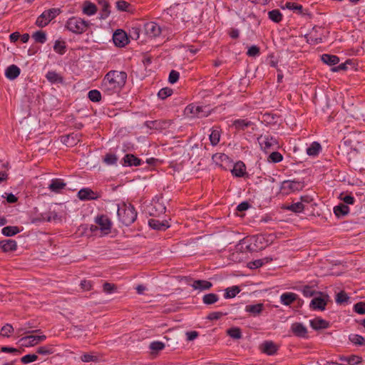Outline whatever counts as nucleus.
<instances>
[{
	"mask_svg": "<svg viewBox=\"0 0 365 365\" xmlns=\"http://www.w3.org/2000/svg\"><path fill=\"white\" fill-rule=\"evenodd\" d=\"M127 73L112 70L108 71L102 80L101 89L104 94L112 96L119 93L127 81Z\"/></svg>",
	"mask_w": 365,
	"mask_h": 365,
	"instance_id": "nucleus-1",
	"label": "nucleus"
},
{
	"mask_svg": "<svg viewBox=\"0 0 365 365\" xmlns=\"http://www.w3.org/2000/svg\"><path fill=\"white\" fill-rule=\"evenodd\" d=\"M117 215L124 225L129 226L136 220L138 214L132 204L123 202L118 206Z\"/></svg>",
	"mask_w": 365,
	"mask_h": 365,
	"instance_id": "nucleus-2",
	"label": "nucleus"
},
{
	"mask_svg": "<svg viewBox=\"0 0 365 365\" xmlns=\"http://www.w3.org/2000/svg\"><path fill=\"white\" fill-rule=\"evenodd\" d=\"M88 26V21L76 16L69 18L66 24V28L68 31L77 34H81L85 32Z\"/></svg>",
	"mask_w": 365,
	"mask_h": 365,
	"instance_id": "nucleus-3",
	"label": "nucleus"
},
{
	"mask_svg": "<svg viewBox=\"0 0 365 365\" xmlns=\"http://www.w3.org/2000/svg\"><path fill=\"white\" fill-rule=\"evenodd\" d=\"M59 9H50L44 11L36 19V25L40 28L45 27L48 23L60 14Z\"/></svg>",
	"mask_w": 365,
	"mask_h": 365,
	"instance_id": "nucleus-4",
	"label": "nucleus"
},
{
	"mask_svg": "<svg viewBox=\"0 0 365 365\" xmlns=\"http://www.w3.org/2000/svg\"><path fill=\"white\" fill-rule=\"evenodd\" d=\"M304 186V182L301 181L284 180L282 183L280 190L284 195H289L292 192L302 190Z\"/></svg>",
	"mask_w": 365,
	"mask_h": 365,
	"instance_id": "nucleus-5",
	"label": "nucleus"
},
{
	"mask_svg": "<svg viewBox=\"0 0 365 365\" xmlns=\"http://www.w3.org/2000/svg\"><path fill=\"white\" fill-rule=\"evenodd\" d=\"M185 281L187 285L192 287L194 289L199 290L200 292L209 290L212 287V284L207 280H194L192 278L185 277Z\"/></svg>",
	"mask_w": 365,
	"mask_h": 365,
	"instance_id": "nucleus-6",
	"label": "nucleus"
},
{
	"mask_svg": "<svg viewBox=\"0 0 365 365\" xmlns=\"http://www.w3.org/2000/svg\"><path fill=\"white\" fill-rule=\"evenodd\" d=\"M95 222L98 225L102 235H108L110 232L112 222L106 215H101L97 216L95 219Z\"/></svg>",
	"mask_w": 365,
	"mask_h": 365,
	"instance_id": "nucleus-7",
	"label": "nucleus"
},
{
	"mask_svg": "<svg viewBox=\"0 0 365 365\" xmlns=\"http://www.w3.org/2000/svg\"><path fill=\"white\" fill-rule=\"evenodd\" d=\"M259 145L262 150L266 153L271 152V150H276L279 147L278 140L271 135H264V140L259 142Z\"/></svg>",
	"mask_w": 365,
	"mask_h": 365,
	"instance_id": "nucleus-8",
	"label": "nucleus"
},
{
	"mask_svg": "<svg viewBox=\"0 0 365 365\" xmlns=\"http://www.w3.org/2000/svg\"><path fill=\"white\" fill-rule=\"evenodd\" d=\"M169 11L171 16L175 15L177 19H180L182 21H187L190 17L184 4H177L171 6Z\"/></svg>",
	"mask_w": 365,
	"mask_h": 365,
	"instance_id": "nucleus-9",
	"label": "nucleus"
},
{
	"mask_svg": "<svg viewBox=\"0 0 365 365\" xmlns=\"http://www.w3.org/2000/svg\"><path fill=\"white\" fill-rule=\"evenodd\" d=\"M185 113L190 118H202L207 116V114L203 111L202 106L194 104L187 106L185 109Z\"/></svg>",
	"mask_w": 365,
	"mask_h": 365,
	"instance_id": "nucleus-10",
	"label": "nucleus"
},
{
	"mask_svg": "<svg viewBox=\"0 0 365 365\" xmlns=\"http://www.w3.org/2000/svg\"><path fill=\"white\" fill-rule=\"evenodd\" d=\"M145 34L150 38H155L160 35L161 27L153 21L147 22L144 24Z\"/></svg>",
	"mask_w": 365,
	"mask_h": 365,
	"instance_id": "nucleus-11",
	"label": "nucleus"
},
{
	"mask_svg": "<svg viewBox=\"0 0 365 365\" xmlns=\"http://www.w3.org/2000/svg\"><path fill=\"white\" fill-rule=\"evenodd\" d=\"M171 123L170 120H155L145 121V125L150 129L161 130L169 128Z\"/></svg>",
	"mask_w": 365,
	"mask_h": 365,
	"instance_id": "nucleus-12",
	"label": "nucleus"
},
{
	"mask_svg": "<svg viewBox=\"0 0 365 365\" xmlns=\"http://www.w3.org/2000/svg\"><path fill=\"white\" fill-rule=\"evenodd\" d=\"M114 44L118 47H124L129 43L127 34L122 30H117L113 35Z\"/></svg>",
	"mask_w": 365,
	"mask_h": 365,
	"instance_id": "nucleus-13",
	"label": "nucleus"
},
{
	"mask_svg": "<svg viewBox=\"0 0 365 365\" xmlns=\"http://www.w3.org/2000/svg\"><path fill=\"white\" fill-rule=\"evenodd\" d=\"M259 349L262 353L272 356L277 353L278 347L272 341H264L260 344Z\"/></svg>",
	"mask_w": 365,
	"mask_h": 365,
	"instance_id": "nucleus-14",
	"label": "nucleus"
},
{
	"mask_svg": "<svg viewBox=\"0 0 365 365\" xmlns=\"http://www.w3.org/2000/svg\"><path fill=\"white\" fill-rule=\"evenodd\" d=\"M46 339L45 335H29L22 337L21 341L24 342L26 346H33L40 341H43Z\"/></svg>",
	"mask_w": 365,
	"mask_h": 365,
	"instance_id": "nucleus-15",
	"label": "nucleus"
},
{
	"mask_svg": "<svg viewBox=\"0 0 365 365\" xmlns=\"http://www.w3.org/2000/svg\"><path fill=\"white\" fill-rule=\"evenodd\" d=\"M339 361L341 365H358L361 362L362 359L359 356L352 354L340 356Z\"/></svg>",
	"mask_w": 365,
	"mask_h": 365,
	"instance_id": "nucleus-16",
	"label": "nucleus"
},
{
	"mask_svg": "<svg viewBox=\"0 0 365 365\" xmlns=\"http://www.w3.org/2000/svg\"><path fill=\"white\" fill-rule=\"evenodd\" d=\"M291 329L296 336L302 338H306L307 336V329L302 323L295 322L292 324Z\"/></svg>",
	"mask_w": 365,
	"mask_h": 365,
	"instance_id": "nucleus-17",
	"label": "nucleus"
},
{
	"mask_svg": "<svg viewBox=\"0 0 365 365\" xmlns=\"http://www.w3.org/2000/svg\"><path fill=\"white\" fill-rule=\"evenodd\" d=\"M66 186V183L63 179L54 178L51 180L48 189L56 193H59L61 190L64 189Z\"/></svg>",
	"mask_w": 365,
	"mask_h": 365,
	"instance_id": "nucleus-18",
	"label": "nucleus"
},
{
	"mask_svg": "<svg viewBox=\"0 0 365 365\" xmlns=\"http://www.w3.org/2000/svg\"><path fill=\"white\" fill-rule=\"evenodd\" d=\"M148 225L153 230H162V231L165 230L166 229H168L170 227L168 221H166V220L160 221L159 220L153 219V218L150 219L148 220Z\"/></svg>",
	"mask_w": 365,
	"mask_h": 365,
	"instance_id": "nucleus-19",
	"label": "nucleus"
},
{
	"mask_svg": "<svg viewBox=\"0 0 365 365\" xmlns=\"http://www.w3.org/2000/svg\"><path fill=\"white\" fill-rule=\"evenodd\" d=\"M142 163V160L133 154H126L123 158V166H138Z\"/></svg>",
	"mask_w": 365,
	"mask_h": 365,
	"instance_id": "nucleus-20",
	"label": "nucleus"
},
{
	"mask_svg": "<svg viewBox=\"0 0 365 365\" xmlns=\"http://www.w3.org/2000/svg\"><path fill=\"white\" fill-rule=\"evenodd\" d=\"M166 210V207L161 202L157 201L153 203L149 207V214L150 215L153 216H157L160 215V214L165 213Z\"/></svg>",
	"mask_w": 365,
	"mask_h": 365,
	"instance_id": "nucleus-21",
	"label": "nucleus"
},
{
	"mask_svg": "<svg viewBox=\"0 0 365 365\" xmlns=\"http://www.w3.org/2000/svg\"><path fill=\"white\" fill-rule=\"evenodd\" d=\"M0 249L4 252H13L17 249V243L14 240H4L0 241Z\"/></svg>",
	"mask_w": 365,
	"mask_h": 365,
	"instance_id": "nucleus-22",
	"label": "nucleus"
},
{
	"mask_svg": "<svg viewBox=\"0 0 365 365\" xmlns=\"http://www.w3.org/2000/svg\"><path fill=\"white\" fill-rule=\"evenodd\" d=\"M21 73V69L14 64L7 67L5 71L6 77L9 80H15Z\"/></svg>",
	"mask_w": 365,
	"mask_h": 365,
	"instance_id": "nucleus-23",
	"label": "nucleus"
},
{
	"mask_svg": "<svg viewBox=\"0 0 365 365\" xmlns=\"http://www.w3.org/2000/svg\"><path fill=\"white\" fill-rule=\"evenodd\" d=\"M232 175L238 178L243 177L246 173V167L243 162L239 161L236 163L231 170Z\"/></svg>",
	"mask_w": 365,
	"mask_h": 365,
	"instance_id": "nucleus-24",
	"label": "nucleus"
},
{
	"mask_svg": "<svg viewBox=\"0 0 365 365\" xmlns=\"http://www.w3.org/2000/svg\"><path fill=\"white\" fill-rule=\"evenodd\" d=\"M252 125L253 123L247 119H237L232 122V126L238 131L245 130Z\"/></svg>",
	"mask_w": 365,
	"mask_h": 365,
	"instance_id": "nucleus-25",
	"label": "nucleus"
},
{
	"mask_svg": "<svg viewBox=\"0 0 365 365\" xmlns=\"http://www.w3.org/2000/svg\"><path fill=\"white\" fill-rule=\"evenodd\" d=\"M78 197L81 200H94L96 198L94 192L90 188H83L78 192Z\"/></svg>",
	"mask_w": 365,
	"mask_h": 365,
	"instance_id": "nucleus-26",
	"label": "nucleus"
},
{
	"mask_svg": "<svg viewBox=\"0 0 365 365\" xmlns=\"http://www.w3.org/2000/svg\"><path fill=\"white\" fill-rule=\"evenodd\" d=\"M297 299V294L293 292L283 293L280 297L281 302L286 306L292 304Z\"/></svg>",
	"mask_w": 365,
	"mask_h": 365,
	"instance_id": "nucleus-27",
	"label": "nucleus"
},
{
	"mask_svg": "<svg viewBox=\"0 0 365 365\" xmlns=\"http://www.w3.org/2000/svg\"><path fill=\"white\" fill-rule=\"evenodd\" d=\"M46 79L51 83H63V78L56 71H48L46 75Z\"/></svg>",
	"mask_w": 365,
	"mask_h": 365,
	"instance_id": "nucleus-28",
	"label": "nucleus"
},
{
	"mask_svg": "<svg viewBox=\"0 0 365 365\" xmlns=\"http://www.w3.org/2000/svg\"><path fill=\"white\" fill-rule=\"evenodd\" d=\"M321 61L328 66H335L339 62V58L335 55L323 54L321 56Z\"/></svg>",
	"mask_w": 365,
	"mask_h": 365,
	"instance_id": "nucleus-29",
	"label": "nucleus"
},
{
	"mask_svg": "<svg viewBox=\"0 0 365 365\" xmlns=\"http://www.w3.org/2000/svg\"><path fill=\"white\" fill-rule=\"evenodd\" d=\"M99 5L101 6V19H106L110 13V4L106 0H101L99 1Z\"/></svg>",
	"mask_w": 365,
	"mask_h": 365,
	"instance_id": "nucleus-30",
	"label": "nucleus"
},
{
	"mask_svg": "<svg viewBox=\"0 0 365 365\" xmlns=\"http://www.w3.org/2000/svg\"><path fill=\"white\" fill-rule=\"evenodd\" d=\"M283 208L293 212L298 213L302 212L304 207L302 202H297L291 205H284Z\"/></svg>",
	"mask_w": 365,
	"mask_h": 365,
	"instance_id": "nucleus-31",
	"label": "nucleus"
},
{
	"mask_svg": "<svg viewBox=\"0 0 365 365\" xmlns=\"http://www.w3.org/2000/svg\"><path fill=\"white\" fill-rule=\"evenodd\" d=\"M349 212V207L344 204H340L334 207V212L338 217L347 215Z\"/></svg>",
	"mask_w": 365,
	"mask_h": 365,
	"instance_id": "nucleus-32",
	"label": "nucleus"
},
{
	"mask_svg": "<svg viewBox=\"0 0 365 365\" xmlns=\"http://www.w3.org/2000/svg\"><path fill=\"white\" fill-rule=\"evenodd\" d=\"M97 11V7L96 6L88 1H86L83 4V12L88 16L93 15Z\"/></svg>",
	"mask_w": 365,
	"mask_h": 365,
	"instance_id": "nucleus-33",
	"label": "nucleus"
},
{
	"mask_svg": "<svg viewBox=\"0 0 365 365\" xmlns=\"http://www.w3.org/2000/svg\"><path fill=\"white\" fill-rule=\"evenodd\" d=\"M20 229L17 226H6L1 230V232L4 236L12 237L20 232Z\"/></svg>",
	"mask_w": 365,
	"mask_h": 365,
	"instance_id": "nucleus-34",
	"label": "nucleus"
},
{
	"mask_svg": "<svg viewBox=\"0 0 365 365\" xmlns=\"http://www.w3.org/2000/svg\"><path fill=\"white\" fill-rule=\"evenodd\" d=\"M263 309V304L259 303L253 305H247L245 311L252 314L254 316L259 314Z\"/></svg>",
	"mask_w": 365,
	"mask_h": 365,
	"instance_id": "nucleus-35",
	"label": "nucleus"
},
{
	"mask_svg": "<svg viewBox=\"0 0 365 365\" xmlns=\"http://www.w3.org/2000/svg\"><path fill=\"white\" fill-rule=\"evenodd\" d=\"M53 50L56 53L63 55L66 51V45L64 41L56 40L54 43Z\"/></svg>",
	"mask_w": 365,
	"mask_h": 365,
	"instance_id": "nucleus-36",
	"label": "nucleus"
},
{
	"mask_svg": "<svg viewBox=\"0 0 365 365\" xmlns=\"http://www.w3.org/2000/svg\"><path fill=\"white\" fill-rule=\"evenodd\" d=\"M268 17L274 23H279L282 19V14L279 9H273L268 12Z\"/></svg>",
	"mask_w": 365,
	"mask_h": 365,
	"instance_id": "nucleus-37",
	"label": "nucleus"
},
{
	"mask_svg": "<svg viewBox=\"0 0 365 365\" xmlns=\"http://www.w3.org/2000/svg\"><path fill=\"white\" fill-rule=\"evenodd\" d=\"M219 299L217 294L214 293H210L205 294L202 297V302L205 304L210 305L217 302Z\"/></svg>",
	"mask_w": 365,
	"mask_h": 365,
	"instance_id": "nucleus-38",
	"label": "nucleus"
},
{
	"mask_svg": "<svg viewBox=\"0 0 365 365\" xmlns=\"http://www.w3.org/2000/svg\"><path fill=\"white\" fill-rule=\"evenodd\" d=\"M336 302L338 304L350 303V297L345 292H340L336 296Z\"/></svg>",
	"mask_w": 365,
	"mask_h": 365,
	"instance_id": "nucleus-39",
	"label": "nucleus"
},
{
	"mask_svg": "<svg viewBox=\"0 0 365 365\" xmlns=\"http://www.w3.org/2000/svg\"><path fill=\"white\" fill-rule=\"evenodd\" d=\"M240 289L237 286H232L225 289L224 297L225 299H230L235 297L239 292Z\"/></svg>",
	"mask_w": 365,
	"mask_h": 365,
	"instance_id": "nucleus-40",
	"label": "nucleus"
},
{
	"mask_svg": "<svg viewBox=\"0 0 365 365\" xmlns=\"http://www.w3.org/2000/svg\"><path fill=\"white\" fill-rule=\"evenodd\" d=\"M209 138L212 145H217L219 143L220 139V130L212 128L211 130V133L210 134Z\"/></svg>",
	"mask_w": 365,
	"mask_h": 365,
	"instance_id": "nucleus-41",
	"label": "nucleus"
},
{
	"mask_svg": "<svg viewBox=\"0 0 365 365\" xmlns=\"http://www.w3.org/2000/svg\"><path fill=\"white\" fill-rule=\"evenodd\" d=\"M319 152V143L314 141L307 148V154L309 156H317Z\"/></svg>",
	"mask_w": 365,
	"mask_h": 365,
	"instance_id": "nucleus-42",
	"label": "nucleus"
},
{
	"mask_svg": "<svg viewBox=\"0 0 365 365\" xmlns=\"http://www.w3.org/2000/svg\"><path fill=\"white\" fill-rule=\"evenodd\" d=\"M14 329L11 324H6L0 330V335L3 337H10Z\"/></svg>",
	"mask_w": 365,
	"mask_h": 365,
	"instance_id": "nucleus-43",
	"label": "nucleus"
},
{
	"mask_svg": "<svg viewBox=\"0 0 365 365\" xmlns=\"http://www.w3.org/2000/svg\"><path fill=\"white\" fill-rule=\"evenodd\" d=\"M54 349L52 345L40 346L36 349V353L41 355H49L54 353Z\"/></svg>",
	"mask_w": 365,
	"mask_h": 365,
	"instance_id": "nucleus-44",
	"label": "nucleus"
},
{
	"mask_svg": "<svg viewBox=\"0 0 365 365\" xmlns=\"http://www.w3.org/2000/svg\"><path fill=\"white\" fill-rule=\"evenodd\" d=\"M269 153H270V154L267 158V160L269 162L277 163L281 162L283 160V156L280 153H279L277 151H272Z\"/></svg>",
	"mask_w": 365,
	"mask_h": 365,
	"instance_id": "nucleus-45",
	"label": "nucleus"
},
{
	"mask_svg": "<svg viewBox=\"0 0 365 365\" xmlns=\"http://www.w3.org/2000/svg\"><path fill=\"white\" fill-rule=\"evenodd\" d=\"M32 37L37 43H44L46 41V34L43 31H36L33 34Z\"/></svg>",
	"mask_w": 365,
	"mask_h": 365,
	"instance_id": "nucleus-46",
	"label": "nucleus"
},
{
	"mask_svg": "<svg viewBox=\"0 0 365 365\" xmlns=\"http://www.w3.org/2000/svg\"><path fill=\"white\" fill-rule=\"evenodd\" d=\"M349 339L350 341L355 345H364L365 344V339L359 334H351Z\"/></svg>",
	"mask_w": 365,
	"mask_h": 365,
	"instance_id": "nucleus-47",
	"label": "nucleus"
},
{
	"mask_svg": "<svg viewBox=\"0 0 365 365\" xmlns=\"http://www.w3.org/2000/svg\"><path fill=\"white\" fill-rule=\"evenodd\" d=\"M227 334L234 339H239L242 338L241 329L238 327H232L227 330Z\"/></svg>",
	"mask_w": 365,
	"mask_h": 365,
	"instance_id": "nucleus-48",
	"label": "nucleus"
},
{
	"mask_svg": "<svg viewBox=\"0 0 365 365\" xmlns=\"http://www.w3.org/2000/svg\"><path fill=\"white\" fill-rule=\"evenodd\" d=\"M88 97L92 102H99L101 100V93L98 90H91L88 93Z\"/></svg>",
	"mask_w": 365,
	"mask_h": 365,
	"instance_id": "nucleus-49",
	"label": "nucleus"
},
{
	"mask_svg": "<svg viewBox=\"0 0 365 365\" xmlns=\"http://www.w3.org/2000/svg\"><path fill=\"white\" fill-rule=\"evenodd\" d=\"M173 94V90L170 88L165 87L160 89L158 93V96L160 99H165Z\"/></svg>",
	"mask_w": 365,
	"mask_h": 365,
	"instance_id": "nucleus-50",
	"label": "nucleus"
},
{
	"mask_svg": "<svg viewBox=\"0 0 365 365\" xmlns=\"http://www.w3.org/2000/svg\"><path fill=\"white\" fill-rule=\"evenodd\" d=\"M285 7L289 10L297 11L299 14L302 12V6L295 2H287Z\"/></svg>",
	"mask_w": 365,
	"mask_h": 365,
	"instance_id": "nucleus-51",
	"label": "nucleus"
},
{
	"mask_svg": "<svg viewBox=\"0 0 365 365\" xmlns=\"http://www.w3.org/2000/svg\"><path fill=\"white\" fill-rule=\"evenodd\" d=\"M117 160L118 158L116 155L112 153H107L103 158L104 163L107 165H115L116 164Z\"/></svg>",
	"mask_w": 365,
	"mask_h": 365,
	"instance_id": "nucleus-52",
	"label": "nucleus"
},
{
	"mask_svg": "<svg viewBox=\"0 0 365 365\" xmlns=\"http://www.w3.org/2000/svg\"><path fill=\"white\" fill-rule=\"evenodd\" d=\"M317 36V31H312L305 35L307 43L309 44H317L318 43V37Z\"/></svg>",
	"mask_w": 365,
	"mask_h": 365,
	"instance_id": "nucleus-53",
	"label": "nucleus"
},
{
	"mask_svg": "<svg viewBox=\"0 0 365 365\" xmlns=\"http://www.w3.org/2000/svg\"><path fill=\"white\" fill-rule=\"evenodd\" d=\"M165 348L164 343L158 341H153L150 344V349L153 351H159Z\"/></svg>",
	"mask_w": 365,
	"mask_h": 365,
	"instance_id": "nucleus-54",
	"label": "nucleus"
},
{
	"mask_svg": "<svg viewBox=\"0 0 365 365\" xmlns=\"http://www.w3.org/2000/svg\"><path fill=\"white\" fill-rule=\"evenodd\" d=\"M212 160L218 164L220 162L228 161L229 157L225 153H215L212 155Z\"/></svg>",
	"mask_w": 365,
	"mask_h": 365,
	"instance_id": "nucleus-55",
	"label": "nucleus"
},
{
	"mask_svg": "<svg viewBox=\"0 0 365 365\" xmlns=\"http://www.w3.org/2000/svg\"><path fill=\"white\" fill-rule=\"evenodd\" d=\"M38 359V356L36 354H26L21 357V361L24 364H29L33 361H35Z\"/></svg>",
	"mask_w": 365,
	"mask_h": 365,
	"instance_id": "nucleus-56",
	"label": "nucleus"
},
{
	"mask_svg": "<svg viewBox=\"0 0 365 365\" xmlns=\"http://www.w3.org/2000/svg\"><path fill=\"white\" fill-rule=\"evenodd\" d=\"M41 220L43 221L50 222L52 220H56L58 217L57 214L55 212H49L44 214H41Z\"/></svg>",
	"mask_w": 365,
	"mask_h": 365,
	"instance_id": "nucleus-57",
	"label": "nucleus"
},
{
	"mask_svg": "<svg viewBox=\"0 0 365 365\" xmlns=\"http://www.w3.org/2000/svg\"><path fill=\"white\" fill-rule=\"evenodd\" d=\"M179 78H180L179 72L175 70H172L169 74L168 81L170 83L173 84L179 80Z\"/></svg>",
	"mask_w": 365,
	"mask_h": 365,
	"instance_id": "nucleus-58",
	"label": "nucleus"
},
{
	"mask_svg": "<svg viewBox=\"0 0 365 365\" xmlns=\"http://www.w3.org/2000/svg\"><path fill=\"white\" fill-rule=\"evenodd\" d=\"M354 311L359 314H365V302H358L354 306Z\"/></svg>",
	"mask_w": 365,
	"mask_h": 365,
	"instance_id": "nucleus-59",
	"label": "nucleus"
},
{
	"mask_svg": "<svg viewBox=\"0 0 365 365\" xmlns=\"http://www.w3.org/2000/svg\"><path fill=\"white\" fill-rule=\"evenodd\" d=\"M260 53L259 48L257 46H252L247 51V55L250 57H255Z\"/></svg>",
	"mask_w": 365,
	"mask_h": 365,
	"instance_id": "nucleus-60",
	"label": "nucleus"
},
{
	"mask_svg": "<svg viewBox=\"0 0 365 365\" xmlns=\"http://www.w3.org/2000/svg\"><path fill=\"white\" fill-rule=\"evenodd\" d=\"M129 6L130 4L124 0H119L116 2V8L119 11H125Z\"/></svg>",
	"mask_w": 365,
	"mask_h": 365,
	"instance_id": "nucleus-61",
	"label": "nucleus"
},
{
	"mask_svg": "<svg viewBox=\"0 0 365 365\" xmlns=\"http://www.w3.org/2000/svg\"><path fill=\"white\" fill-rule=\"evenodd\" d=\"M264 264V259H256V260L249 262L248 267L250 269H256V268L261 267Z\"/></svg>",
	"mask_w": 365,
	"mask_h": 365,
	"instance_id": "nucleus-62",
	"label": "nucleus"
},
{
	"mask_svg": "<svg viewBox=\"0 0 365 365\" xmlns=\"http://www.w3.org/2000/svg\"><path fill=\"white\" fill-rule=\"evenodd\" d=\"M103 292L107 294L112 293L114 290L116 289V286L114 284H111L109 282H106L103 285Z\"/></svg>",
	"mask_w": 365,
	"mask_h": 365,
	"instance_id": "nucleus-63",
	"label": "nucleus"
},
{
	"mask_svg": "<svg viewBox=\"0 0 365 365\" xmlns=\"http://www.w3.org/2000/svg\"><path fill=\"white\" fill-rule=\"evenodd\" d=\"M223 315H224V314L222 312H210L207 315V319L209 320H211V321L217 320V319H220Z\"/></svg>",
	"mask_w": 365,
	"mask_h": 365,
	"instance_id": "nucleus-64",
	"label": "nucleus"
}]
</instances>
